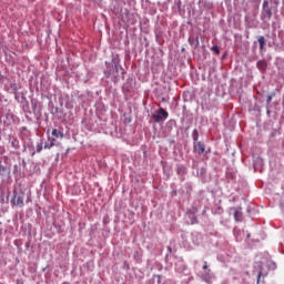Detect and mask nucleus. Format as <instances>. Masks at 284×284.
Segmentation results:
<instances>
[{
    "label": "nucleus",
    "instance_id": "2eb2a0df",
    "mask_svg": "<svg viewBox=\"0 0 284 284\" xmlns=\"http://www.w3.org/2000/svg\"><path fill=\"white\" fill-rule=\"evenodd\" d=\"M114 70H115V72H119V70H120L122 77H123V74H125V71L123 69L119 68V64H115Z\"/></svg>",
    "mask_w": 284,
    "mask_h": 284
},
{
    "label": "nucleus",
    "instance_id": "6e6552de",
    "mask_svg": "<svg viewBox=\"0 0 284 284\" xmlns=\"http://www.w3.org/2000/svg\"><path fill=\"white\" fill-rule=\"evenodd\" d=\"M187 169L184 165H178L176 173L179 176H185Z\"/></svg>",
    "mask_w": 284,
    "mask_h": 284
},
{
    "label": "nucleus",
    "instance_id": "f3484780",
    "mask_svg": "<svg viewBox=\"0 0 284 284\" xmlns=\"http://www.w3.org/2000/svg\"><path fill=\"white\" fill-rule=\"evenodd\" d=\"M50 148H54L50 142H47L45 144H44V149L45 150H50Z\"/></svg>",
    "mask_w": 284,
    "mask_h": 284
},
{
    "label": "nucleus",
    "instance_id": "f257e3e1",
    "mask_svg": "<svg viewBox=\"0 0 284 284\" xmlns=\"http://www.w3.org/2000/svg\"><path fill=\"white\" fill-rule=\"evenodd\" d=\"M277 264L274 261H267L266 265H264L262 263V261H260L258 263L254 264V270H253V274L256 275L257 281L261 280V276H267L270 270H276Z\"/></svg>",
    "mask_w": 284,
    "mask_h": 284
},
{
    "label": "nucleus",
    "instance_id": "1a4fd4ad",
    "mask_svg": "<svg viewBox=\"0 0 284 284\" xmlns=\"http://www.w3.org/2000/svg\"><path fill=\"white\" fill-rule=\"evenodd\" d=\"M257 69L261 70L262 72H265V70L267 69L266 61H257Z\"/></svg>",
    "mask_w": 284,
    "mask_h": 284
},
{
    "label": "nucleus",
    "instance_id": "39448f33",
    "mask_svg": "<svg viewBox=\"0 0 284 284\" xmlns=\"http://www.w3.org/2000/svg\"><path fill=\"white\" fill-rule=\"evenodd\" d=\"M231 212H233V216L235 221L237 222L243 221V212L241 211V209L233 207L231 209Z\"/></svg>",
    "mask_w": 284,
    "mask_h": 284
},
{
    "label": "nucleus",
    "instance_id": "0eeeda50",
    "mask_svg": "<svg viewBox=\"0 0 284 284\" xmlns=\"http://www.w3.org/2000/svg\"><path fill=\"white\" fill-rule=\"evenodd\" d=\"M0 176H10V169L0 163Z\"/></svg>",
    "mask_w": 284,
    "mask_h": 284
},
{
    "label": "nucleus",
    "instance_id": "4468645a",
    "mask_svg": "<svg viewBox=\"0 0 284 284\" xmlns=\"http://www.w3.org/2000/svg\"><path fill=\"white\" fill-rule=\"evenodd\" d=\"M36 150L37 152H41L43 150V142H40L39 144H37Z\"/></svg>",
    "mask_w": 284,
    "mask_h": 284
},
{
    "label": "nucleus",
    "instance_id": "423d86ee",
    "mask_svg": "<svg viewBox=\"0 0 284 284\" xmlns=\"http://www.w3.org/2000/svg\"><path fill=\"white\" fill-rule=\"evenodd\" d=\"M194 151L197 152L199 154L205 153V144L203 142H197L194 145Z\"/></svg>",
    "mask_w": 284,
    "mask_h": 284
},
{
    "label": "nucleus",
    "instance_id": "393cba45",
    "mask_svg": "<svg viewBox=\"0 0 284 284\" xmlns=\"http://www.w3.org/2000/svg\"><path fill=\"white\" fill-rule=\"evenodd\" d=\"M202 214H205V211H203Z\"/></svg>",
    "mask_w": 284,
    "mask_h": 284
},
{
    "label": "nucleus",
    "instance_id": "f8f14e48",
    "mask_svg": "<svg viewBox=\"0 0 284 284\" xmlns=\"http://www.w3.org/2000/svg\"><path fill=\"white\" fill-rule=\"evenodd\" d=\"M274 97H276V92H272L271 94H268V97L266 99L267 103H272Z\"/></svg>",
    "mask_w": 284,
    "mask_h": 284
},
{
    "label": "nucleus",
    "instance_id": "4be33fe9",
    "mask_svg": "<svg viewBox=\"0 0 284 284\" xmlns=\"http://www.w3.org/2000/svg\"><path fill=\"white\" fill-rule=\"evenodd\" d=\"M203 278H204V281H207V278H210V276L203 275Z\"/></svg>",
    "mask_w": 284,
    "mask_h": 284
},
{
    "label": "nucleus",
    "instance_id": "412c9836",
    "mask_svg": "<svg viewBox=\"0 0 284 284\" xmlns=\"http://www.w3.org/2000/svg\"><path fill=\"white\" fill-rule=\"evenodd\" d=\"M116 81H119V77H115V78L113 79V82H114V83H116Z\"/></svg>",
    "mask_w": 284,
    "mask_h": 284
},
{
    "label": "nucleus",
    "instance_id": "5701e85b",
    "mask_svg": "<svg viewBox=\"0 0 284 284\" xmlns=\"http://www.w3.org/2000/svg\"><path fill=\"white\" fill-rule=\"evenodd\" d=\"M195 45H199V38H196V42H195Z\"/></svg>",
    "mask_w": 284,
    "mask_h": 284
},
{
    "label": "nucleus",
    "instance_id": "20e7f679",
    "mask_svg": "<svg viewBox=\"0 0 284 284\" xmlns=\"http://www.w3.org/2000/svg\"><path fill=\"white\" fill-rule=\"evenodd\" d=\"M272 17H273L272 8L270 7L268 1H264L262 6V19L264 21H270Z\"/></svg>",
    "mask_w": 284,
    "mask_h": 284
},
{
    "label": "nucleus",
    "instance_id": "9b49d317",
    "mask_svg": "<svg viewBox=\"0 0 284 284\" xmlns=\"http://www.w3.org/2000/svg\"><path fill=\"white\" fill-rule=\"evenodd\" d=\"M257 42L260 44V50H264V48H265V37H258Z\"/></svg>",
    "mask_w": 284,
    "mask_h": 284
},
{
    "label": "nucleus",
    "instance_id": "7ed1b4c3",
    "mask_svg": "<svg viewBox=\"0 0 284 284\" xmlns=\"http://www.w3.org/2000/svg\"><path fill=\"white\" fill-rule=\"evenodd\" d=\"M170 116V113L165 111V109L160 108L155 114L152 115V119L155 121V123H161V121H165Z\"/></svg>",
    "mask_w": 284,
    "mask_h": 284
},
{
    "label": "nucleus",
    "instance_id": "6ab92c4d",
    "mask_svg": "<svg viewBox=\"0 0 284 284\" xmlns=\"http://www.w3.org/2000/svg\"><path fill=\"white\" fill-rule=\"evenodd\" d=\"M203 270H207V262H204Z\"/></svg>",
    "mask_w": 284,
    "mask_h": 284
},
{
    "label": "nucleus",
    "instance_id": "b1692460",
    "mask_svg": "<svg viewBox=\"0 0 284 284\" xmlns=\"http://www.w3.org/2000/svg\"><path fill=\"white\" fill-rule=\"evenodd\" d=\"M236 175H232L231 179H234Z\"/></svg>",
    "mask_w": 284,
    "mask_h": 284
},
{
    "label": "nucleus",
    "instance_id": "f03ea898",
    "mask_svg": "<svg viewBox=\"0 0 284 284\" xmlns=\"http://www.w3.org/2000/svg\"><path fill=\"white\" fill-rule=\"evenodd\" d=\"M26 196V193L23 191H19V189L14 190L13 199L11 200V203L13 205H17V207H23V199Z\"/></svg>",
    "mask_w": 284,
    "mask_h": 284
},
{
    "label": "nucleus",
    "instance_id": "a211bd4d",
    "mask_svg": "<svg viewBox=\"0 0 284 284\" xmlns=\"http://www.w3.org/2000/svg\"><path fill=\"white\" fill-rule=\"evenodd\" d=\"M193 133L195 134L194 135V141H196L199 139V131L194 130Z\"/></svg>",
    "mask_w": 284,
    "mask_h": 284
},
{
    "label": "nucleus",
    "instance_id": "dca6fc26",
    "mask_svg": "<svg viewBox=\"0 0 284 284\" xmlns=\"http://www.w3.org/2000/svg\"><path fill=\"white\" fill-rule=\"evenodd\" d=\"M49 143H51L53 146L57 143V140L54 138H49L48 139Z\"/></svg>",
    "mask_w": 284,
    "mask_h": 284
},
{
    "label": "nucleus",
    "instance_id": "aec40b11",
    "mask_svg": "<svg viewBox=\"0 0 284 284\" xmlns=\"http://www.w3.org/2000/svg\"><path fill=\"white\" fill-rule=\"evenodd\" d=\"M168 251L172 254V246H168Z\"/></svg>",
    "mask_w": 284,
    "mask_h": 284
},
{
    "label": "nucleus",
    "instance_id": "ddd939ff",
    "mask_svg": "<svg viewBox=\"0 0 284 284\" xmlns=\"http://www.w3.org/2000/svg\"><path fill=\"white\" fill-rule=\"evenodd\" d=\"M215 54H221V50L219 49V45H213L211 49Z\"/></svg>",
    "mask_w": 284,
    "mask_h": 284
},
{
    "label": "nucleus",
    "instance_id": "9d476101",
    "mask_svg": "<svg viewBox=\"0 0 284 284\" xmlns=\"http://www.w3.org/2000/svg\"><path fill=\"white\" fill-rule=\"evenodd\" d=\"M51 134H52V136H55V139H63V132H61L57 129H53Z\"/></svg>",
    "mask_w": 284,
    "mask_h": 284
}]
</instances>
